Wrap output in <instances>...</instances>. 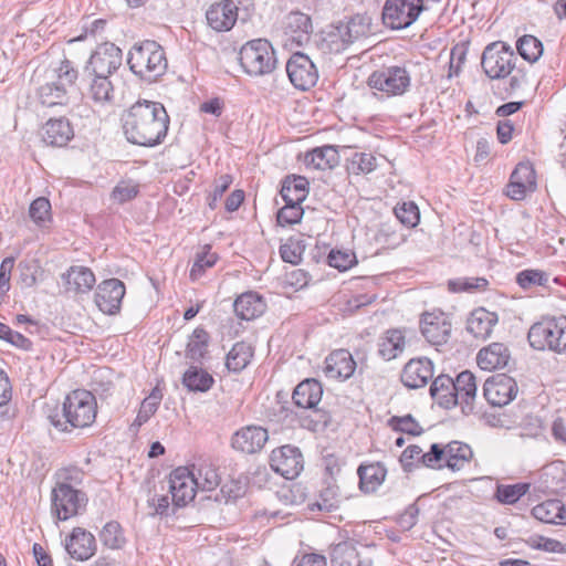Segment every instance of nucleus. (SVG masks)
Listing matches in <instances>:
<instances>
[{
	"label": "nucleus",
	"instance_id": "obj_38",
	"mask_svg": "<svg viewBox=\"0 0 566 566\" xmlns=\"http://www.w3.org/2000/svg\"><path fill=\"white\" fill-rule=\"evenodd\" d=\"M190 471H195L196 484L202 491L214 490L220 484L217 468L207 460L192 464Z\"/></svg>",
	"mask_w": 566,
	"mask_h": 566
},
{
	"label": "nucleus",
	"instance_id": "obj_45",
	"mask_svg": "<svg viewBox=\"0 0 566 566\" xmlns=\"http://www.w3.org/2000/svg\"><path fill=\"white\" fill-rule=\"evenodd\" d=\"M53 74L54 80L52 82H56L57 86H63L65 93L70 95L78 77V72L73 63L66 59L61 61L59 66L53 69Z\"/></svg>",
	"mask_w": 566,
	"mask_h": 566
},
{
	"label": "nucleus",
	"instance_id": "obj_59",
	"mask_svg": "<svg viewBox=\"0 0 566 566\" xmlns=\"http://www.w3.org/2000/svg\"><path fill=\"white\" fill-rule=\"evenodd\" d=\"M328 264L339 271H346L356 263L352 251L332 250L328 254Z\"/></svg>",
	"mask_w": 566,
	"mask_h": 566
},
{
	"label": "nucleus",
	"instance_id": "obj_5",
	"mask_svg": "<svg viewBox=\"0 0 566 566\" xmlns=\"http://www.w3.org/2000/svg\"><path fill=\"white\" fill-rule=\"evenodd\" d=\"M527 338L534 349H549L566 353V316L546 318L535 323L528 331Z\"/></svg>",
	"mask_w": 566,
	"mask_h": 566
},
{
	"label": "nucleus",
	"instance_id": "obj_1",
	"mask_svg": "<svg viewBox=\"0 0 566 566\" xmlns=\"http://www.w3.org/2000/svg\"><path fill=\"white\" fill-rule=\"evenodd\" d=\"M123 130L132 144L153 147L163 142L169 126L165 107L157 102H136L122 115Z\"/></svg>",
	"mask_w": 566,
	"mask_h": 566
},
{
	"label": "nucleus",
	"instance_id": "obj_15",
	"mask_svg": "<svg viewBox=\"0 0 566 566\" xmlns=\"http://www.w3.org/2000/svg\"><path fill=\"white\" fill-rule=\"evenodd\" d=\"M420 331L428 343L440 346L450 337L451 323L441 311L426 312L420 318Z\"/></svg>",
	"mask_w": 566,
	"mask_h": 566
},
{
	"label": "nucleus",
	"instance_id": "obj_18",
	"mask_svg": "<svg viewBox=\"0 0 566 566\" xmlns=\"http://www.w3.org/2000/svg\"><path fill=\"white\" fill-rule=\"evenodd\" d=\"M271 468L285 479H294L303 470V457L296 447L283 446L272 451Z\"/></svg>",
	"mask_w": 566,
	"mask_h": 566
},
{
	"label": "nucleus",
	"instance_id": "obj_25",
	"mask_svg": "<svg viewBox=\"0 0 566 566\" xmlns=\"http://www.w3.org/2000/svg\"><path fill=\"white\" fill-rule=\"evenodd\" d=\"M454 395L457 396V406L461 407L464 415H470L474 411V402L476 398V382L475 377L470 370L461 371L455 379Z\"/></svg>",
	"mask_w": 566,
	"mask_h": 566
},
{
	"label": "nucleus",
	"instance_id": "obj_32",
	"mask_svg": "<svg viewBox=\"0 0 566 566\" xmlns=\"http://www.w3.org/2000/svg\"><path fill=\"white\" fill-rule=\"evenodd\" d=\"M233 307L238 317L251 321L264 313L266 304L258 293L248 292L234 301Z\"/></svg>",
	"mask_w": 566,
	"mask_h": 566
},
{
	"label": "nucleus",
	"instance_id": "obj_62",
	"mask_svg": "<svg viewBox=\"0 0 566 566\" xmlns=\"http://www.w3.org/2000/svg\"><path fill=\"white\" fill-rule=\"evenodd\" d=\"M83 475V471L76 467L64 468L56 473L57 482L55 484L75 488V485L81 484Z\"/></svg>",
	"mask_w": 566,
	"mask_h": 566
},
{
	"label": "nucleus",
	"instance_id": "obj_60",
	"mask_svg": "<svg viewBox=\"0 0 566 566\" xmlns=\"http://www.w3.org/2000/svg\"><path fill=\"white\" fill-rule=\"evenodd\" d=\"M138 193L137 185L132 181H120L112 191V198L118 203L134 199Z\"/></svg>",
	"mask_w": 566,
	"mask_h": 566
},
{
	"label": "nucleus",
	"instance_id": "obj_40",
	"mask_svg": "<svg viewBox=\"0 0 566 566\" xmlns=\"http://www.w3.org/2000/svg\"><path fill=\"white\" fill-rule=\"evenodd\" d=\"M473 457L470 446L459 441H452L446 446V465L453 470H461Z\"/></svg>",
	"mask_w": 566,
	"mask_h": 566
},
{
	"label": "nucleus",
	"instance_id": "obj_49",
	"mask_svg": "<svg viewBox=\"0 0 566 566\" xmlns=\"http://www.w3.org/2000/svg\"><path fill=\"white\" fill-rule=\"evenodd\" d=\"M517 50L524 60L533 63L543 54V44L533 35H524L517 41Z\"/></svg>",
	"mask_w": 566,
	"mask_h": 566
},
{
	"label": "nucleus",
	"instance_id": "obj_63",
	"mask_svg": "<svg viewBox=\"0 0 566 566\" xmlns=\"http://www.w3.org/2000/svg\"><path fill=\"white\" fill-rule=\"evenodd\" d=\"M19 270L20 279L25 286L31 287L35 285L36 276L40 270V265L36 260L20 262Z\"/></svg>",
	"mask_w": 566,
	"mask_h": 566
},
{
	"label": "nucleus",
	"instance_id": "obj_64",
	"mask_svg": "<svg viewBox=\"0 0 566 566\" xmlns=\"http://www.w3.org/2000/svg\"><path fill=\"white\" fill-rule=\"evenodd\" d=\"M303 249L297 241L289 240L280 248V254L284 262L297 264L302 260Z\"/></svg>",
	"mask_w": 566,
	"mask_h": 566
},
{
	"label": "nucleus",
	"instance_id": "obj_9",
	"mask_svg": "<svg viewBox=\"0 0 566 566\" xmlns=\"http://www.w3.org/2000/svg\"><path fill=\"white\" fill-rule=\"evenodd\" d=\"M423 10V0H386L382 8V22L392 30L406 29Z\"/></svg>",
	"mask_w": 566,
	"mask_h": 566
},
{
	"label": "nucleus",
	"instance_id": "obj_48",
	"mask_svg": "<svg viewBox=\"0 0 566 566\" xmlns=\"http://www.w3.org/2000/svg\"><path fill=\"white\" fill-rule=\"evenodd\" d=\"M530 489L527 483L499 484L495 497L502 504L516 503Z\"/></svg>",
	"mask_w": 566,
	"mask_h": 566
},
{
	"label": "nucleus",
	"instance_id": "obj_7",
	"mask_svg": "<svg viewBox=\"0 0 566 566\" xmlns=\"http://www.w3.org/2000/svg\"><path fill=\"white\" fill-rule=\"evenodd\" d=\"M516 61L517 57L512 48L499 41L485 46L481 66L490 80H502L512 74Z\"/></svg>",
	"mask_w": 566,
	"mask_h": 566
},
{
	"label": "nucleus",
	"instance_id": "obj_12",
	"mask_svg": "<svg viewBox=\"0 0 566 566\" xmlns=\"http://www.w3.org/2000/svg\"><path fill=\"white\" fill-rule=\"evenodd\" d=\"M195 471L187 467L175 469L169 475V490L175 506L181 507L195 499L196 484Z\"/></svg>",
	"mask_w": 566,
	"mask_h": 566
},
{
	"label": "nucleus",
	"instance_id": "obj_42",
	"mask_svg": "<svg viewBox=\"0 0 566 566\" xmlns=\"http://www.w3.org/2000/svg\"><path fill=\"white\" fill-rule=\"evenodd\" d=\"M70 95L65 93L63 86H57L56 82H48L38 88V99L46 107H53L56 105H66L69 103Z\"/></svg>",
	"mask_w": 566,
	"mask_h": 566
},
{
	"label": "nucleus",
	"instance_id": "obj_61",
	"mask_svg": "<svg viewBox=\"0 0 566 566\" xmlns=\"http://www.w3.org/2000/svg\"><path fill=\"white\" fill-rule=\"evenodd\" d=\"M50 212L51 203L44 197L33 200L29 209L31 219L36 223L45 221L50 217Z\"/></svg>",
	"mask_w": 566,
	"mask_h": 566
},
{
	"label": "nucleus",
	"instance_id": "obj_53",
	"mask_svg": "<svg viewBox=\"0 0 566 566\" xmlns=\"http://www.w3.org/2000/svg\"><path fill=\"white\" fill-rule=\"evenodd\" d=\"M210 245H205L203 251L197 254L195 263L190 270V279H199L206 269L211 268L216 264L218 256L216 253L210 251Z\"/></svg>",
	"mask_w": 566,
	"mask_h": 566
},
{
	"label": "nucleus",
	"instance_id": "obj_11",
	"mask_svg": "<svg viewBox=\"0 0 566 566\" xmlns=\"http://www.w3.org/2000/svg\"><path fill=\"white\" fill-rule=\"evenodd\" d=\"M286 73L293 86L301 91L313 87L318 80L314 62L304 53L296 52L286 62Z\"/></svg>",
	"mask_w": 566,
	"mask_h": 566
},
{
	"label": "nucleus",
	"instance_id": "obj_10",
	"mask_svg": "<svg viewBox=\"0 0 566 566\" xmlns=\"http://www.w3.org/2000/svg\"><path fill=\"white\" fill-rule=\"evenodd\" d=\"M410 81L409 72L405 67L395 65L373 72L368 77V85L390 97L405 94L410 86Z\"/></svg>",
	"mask_w": 566,
	"mask_h": 566
},
{
	"label": "nucleus",
	"instance_id": "obj_17",
	"mask_svg": "<svg viewBox=\"0 0 566 566\" xmlns=\"http://www.w3.org/2000/svg\"><path fill=\"white\" fill-rule=\"evenodd\" d=\"M125 292V284L120 280H104L97 285L95 292V304L103 313L115 315L120 310Z\"/></svg>",
	"mask_w": 566,
	"mask_h": 566
},
{
	"label": "nucleus",
	"instance_id": "obj_27",
	"mask_svg": "<svg viewBox=\"0 0 566 566\" xmlns=\"http://www.w3.org/2000/svg\"><path fill=\"white\" fill-rule=\"evenodd\" d=\"M497 321L496 313L479 307L470 314L467 321V331L478 339H486Z\"/></svg>",
	"mask_w": 566,
	"mask_h": 566
},
{
	"label": "nucleus",
	"instance_id": "obj_36",
	"mask_svg": "<svg viewBox=\"0 0 566 566\" xmlns=\"http://www.w3.org/2000/svg\"><path fill=\"white\" fill-rule=\"evenodd\" d=\"M280 193L285 203L301 205L308 195V181L303 176H287L282 181Z\"/></svg>",
	"mask_w": 566,
	"mask_h": 566
},
{
	"label": "nucleus",
	"instance_id": "obj_37",
	"mask_svg": "<svg viewBox=\"0 0 566 566\" xmlns=\"http://www.w3.org/2000/svg\"><path fill=\"white\" fill-rule=\"evenodd\" d=\"M532 515L543 523L566 524V509L559 500H547L535 505Z\"/></svg>",
	"mask_w": 566,
	"mask_h": 566
},
{
	"label": "nucleus",
	"instance_id": "obj_52",
	"mask_svg": "<svg viewBox=\"0 0 566 566\" xmlns=\"http://www.w3.org/2000/svg\"><path fill=\"white\" fill-rule=\"evenodd\" d=\"M516 283L524 290L544 286L548 283V275L541 270H524L517 273Z\"/></svg>",
	"mask_w": 566,
	"mask_h": 566
},
{
	"label": "nucleus",
	"instance_id": "obj_47",
	"mask_svg": "<svg viewBox=\"0 0 566 566\" xmlns=\"http://www.w3.org/2000/svg\"><path fill=\"white\" fill-rule=\"evenodd\" d=\"M489 281L485 277H458L454 280H449L448 289L453 293L460 292H483L488 289Z\"/></svg>",
	"mask_w": 566,
	"mask_h": 566
},
{
	"label": "nucleus",
	"instance_id": "obj_54",
	"mask_svg": "<svg viewBox=\"0 0 566 566\" xmlns=\"http://www.w3.org/2000/svg\"><path fill=\"white\" fill-rule=\"evenodd\" d=\"M397 219L407 227H416L420 219L419 209L415 202L408 201L395 208Z\"/></svg>",
	"mask_w": 566,
	"mask_h": 566
},
{
	"label": "nucleus",
	"instance_id": "obj_14",
	"mask_svg": "<svg viewBox=\"0 0 566 566\" xmlns=\"http://www.w3.org/2000/svg\"><path fill=\"white\" fill-rule=\"evenodd\" d=\"M122 50L114 43H103L91 55L85 72L109 76L122 65Z\"/></svg>",
	"mask_w": 566,
	"mask_h": 566
},
{
	"label": "nucleus",
	"instance_id": "obj_4",
	"mask_svg": "<svg viewBox=\"0 0 566 566\" xmlns=\"http://www.w3.org/2000/svg\"><path fill=\"white\" fill-rule=\"evenodd\" d=\"M127 63L134 74L149 82L161 76L168 66L164 49L151 40L135 44L128 53Z\"/></svg>",
	"mask_w": 566,
	"mask_h": 566
},
{
	"label": "nucleus",
	"instance_id": "obj_33",
	"mask_svg": "<svg viewBox=\"0 0 566 566\" xmlns=\"http://www.w3.org/2000/svg\"><path fill=\"white\" fill-rule=\"evenodd\" d=\"M432 399L442 408L450 409L457 406L453 378L448 375H439L430 386Z\"/></svg>",
	"mask_w": 566,
	"mask_h": 566
},
{
	"label": "nucleus",
	"instance_id": "obj_16",
	"mask_svg": "<svg viewBox=\"0 0 566 566\" xmlns=\"http://www.w3.org/2000/svg\"><path fill=\"white\" fill-rule=\"evenodd\" d=\"M241 0H222L211 4L206 19L208 25L217 32L230 31L239 19Z\"/></svg>",
	"mask_w": 566,
	"mask_h": 566
},
{
	"label": "nucleus",
	"instance_id": "obj_6",
	"mask_svg": "<svg viewBox=\"0 0 566 566\" xmlns=\"http://www.w3.org/2000/svg\"><path fill=\"white\" fill-rule=\"evenodd\" d=\"M240 65L251 76H264L276 69L274 49L265 39L247 42L239 52Z\"/></svg>",
	"mask_w": 566,
	"mask_h": 566
},
{
	"label": "nucleus",
	"instance_id": "obj_26",
	"mask_svg": "<svg viewBox=\"0 0 566 566\" xmlns=\"http://www.w3.org/2000/svg\"><path fill=\"white\" fill-rule=\"evenodd\" d=\"M41 136L49 146L64 147L73 138L74 132L66 118H52L42 127Z\"/></svg>",
	"mask_w": 566,
	"mask_h": 566
},
{
	"label": "nucleus",
	"instance_id": "obj_55",
	"mask_svg": "<svg viewBox=\"0 0 566 566\" xmlns=\"http://www.w3.org/2000/svg\"><path fill=\"white\" fill-rule=\"evenodd\" d=\"M304 210L298 203H285L276 216L277 223L282 227L298 223L303 217Z\"/></svg>",
	"mask_w": 566,
	"mask_h": 566
},
{
	"label": "nucleus",
	"instance_id": "obj_24",
	"mask_svg": "<svg viewBox=\"0 0 566 566\" xmlns=\"http://www.w3.org/2000/svg\"><path fill=\"white\" fill-rule=\"evenodd\" d=\"M356 369V361L347 349L332 352L325 359L324 373L327 378L345 380L350 378Z\"/></svg>",
	"mask_w": 566,
	"mask_h": 566
},
{
	"label": "nucleus",
	"instance_id": "obj_51",
	"mask_svg": "<svg viewBox=\"0 0 566 566\" xmlns=\"http://www.w3.org/2000/svg\"><path fill=\"white\" fill-rule=\"evenodd\" d=\"M347 168L354 175L370 174L377 168V159L369 153H355Z\"/></svg>",
	"mask_w": 566,
	"mask_h": 566
},
{
	"label": "nucleus",
	"instance_id": "obj_30",
	"mask_svg": "<svg viewBox=\"0 0 566 566\" xmlns=\"http://www.w3.org/2000/svg\"><path fill=\"white\" fill-rule=\"evenodd\" d=\"M509 359V349L502 343H492L488 347L482 348L476 357L478 365L484 370L503 368L507 365Z\"/></svg>",
	"mask_w": 566,
	"mask_h": 566
},
{
	"label": "nucleus",
	"instance_id": "obj_23",
	"mask_svg": "<svg viewBox=\"0 0 566 566\" xmlns=\"http://www.w3.org/2000/svg\"><path fill=\"white\" fill-rule=\"evenodd\" d=\"M433 377V364L428 358L410 359L401 373L402 384L411 389L426 386Z\"/></svg>",
	"mask_w": 566,
	"mask_h": 566
},
{
	"label": "nucleus",
	"instance_id": "obj_21",
	"mask_svg": "<svg viewBox=\"0 0 566 566\" xmlns=\"http://www.w3.org/2000/svg\"><path fill=\"white\" fill-rule=\"evenodd\" d=\"M268 439L266 429L260 426H247L233 433L231 446L240 452L253 454L264 447Z\"/></svg>",
	"mask_w": 566,
	"mask_h": 566
},
{
	"label": "nucleus",
	"instance_id": "obj_28",
	"mask_svg": "<svg viewBox=\"0 0 566 566\" xmlns=\"http://www.w3.org/2000/svg\"><path fill=\"white\" fill-rule=\"evenodd\" d=\"M66 290L75 294L90 292L96 280L93 271L86 266L73 265L62 275Z\"/></svg>",
	"mask_w": 566,
	"mask_h": 566
},
{
	"label": "nucleus",
	"instance_id": "obj_39",
	"mask_svg": "<svg viewBox=\"0 0 566 566\" xmlns=\"http://www.w3.org/2000/svg\"><path fill=\"white\" fill-rule=\"evenodd\" d=\"M405 348V336L399 329H389L379 338L378 354L385 360H391L402 353Z\"/></svg>",
	"mask_w": 566,
	"mask_h": 566
},
{
	"label": "nucleus",
	"instance_id": "obj_41",
	"mask_svg": "<svg viewBox=\"0 0 566 566\" xmlns=\"http://www.w3.org/2000/svg\"><path fill=\"white\" fill-rule=\"evenodd\" d=\"M253 347L245 342L235 343L227 355L226 366L230 371L240 373L251 361Z\"/></svg>",
	"mask_w": 566,
	"mask_h": 566
},
{
	"label": "nucleus",
	"instance_id": "obj_19",
	"mask_svg": "<svg viewBox=\"0 0 566 566\" xmlns=\"http://www.w3.org/2000/svg\"><path fill=\"white\" fill-rule=\"evenodd\" d=\"M282 30L285 45L302 46L311 36V18L302 12H290L283 21Z\"/></svg>",
	"mask_w": 566,
	"mask_h": 566
},
{
	"label": "nucleus",
	"instance_id": "obj_13",
	"mask_svg": "<svg viewBox=\"0 0 566 566\" xmlns=\"http://www.w3.org/2000/svg\"><path fill=\"white\" fill-rule=\"evenodd\" d=\"M516 381L504 374L493 376L485 380L483 395L488 402L495 407H503L510 403L517 395Z\"/></svg>",
	"mask_w": 566,
	"mask_h": 566
},
{
	"label": "nucleus",
	"instance_id": "obj_29",
	"mask_svg": "<svg viewBox=\"0 0 566 566\" xmlns=\"http://www.w3.org/2000/svg\"><path fill=\"white\" fill-rule=\"evenodd\" d=\"M87 83L86 96L96 104H105L113 99L114 86L109 76L85 72Z\"/></svg>",
	"mask_w": 566,
	"mask_h": 566
},
{
	"label": "nucleus",
	"instance_id": "obj_56",
	"mask_svg": "<svg viewBox=\"0 0 566 566\" xmlns=\"http://www.w3.org/2000/svg\"><path fill=\"white\" fill-rule=\"evenodd\" d=\"M160 398L156 395H150L145 398L140 405L139 411L132 427L138 429L146 423L149 418L157 411Z\"/></svg>",
	"mask_w": 566,
	"mask_h": 566
},
{
	"label": "nucleus",
	"instance_id": "obj_20",
	"mask_svg": "<svg viewBox=\"0 0 566 566\" xmlns=\"http://www.w3.org/2000/svg\"><path fill=\"white\" fill-rule=\"evenodd\" d=\"M536 188L535 170L528 163H520L511 174L506 186V196L513 200H523Z\"/></svg>",
	"mask_w": 566,
	"mask_h": 566
},
{
	"label": "nucleus",
	"instance_id": "obj_43",
	"mask_svg": "<svg viewBox=\"0 0 566 566\" xmlns=\"http://www.w3.org/2000/svg\"><path fill=\"white\" fill-rule=\"evenodd\" d=\"M213 377L206 370L191 366L182 377V384L189 391H208L213 385Z\"/></svg>",
	"mask_w": 566,
	"mask_h": 566
},
{
	"label": "nucleus",
	"instance_id": "obj_2",
	"mask_svg": "<svg viewBox=\"0 0 566 566\" xmlns=\"http://www.w3.org/2000/svg\"><path fill=\"white\" fill-rule=\"evenodd\" d=\"M97 405L95 397L87 390L77 389L69 394L63 402L62 413L48 416L52 426L59 431L90 427L96 418Z\"/></svg>",
	"mask_w": 566,
	"mask_h": 566
},
{
	"label": "nucleus",
	"instance_id": "obj_46",
	"mask_svg": "<svg viewBox=\"0 0 566 566\" xmlns=\"http://www.w3.org/2000/svg\"><path fill=\"white\" fill-rule=\"evenodd\" d=\"M209 334L203 328H196L189 337L186 356L191 360H200L207 353Z\"/></svg>",
	"mask_w": 566,
	"mask_h": 566
},
{
	"label": "nucleus",
	"instance_id": "obj_50",
	"mask_svg": "<svg viewBox=\"0 0 566 566\" xmlns=\"http://www.w3.org/2000/svg\"><path fill=\"white\" fill-rule=\"evenodd\" d=\"M340 503V494L338 492V488L333 483H327V485L321 490L318 500L313 504L319 511L332 512L338 507Z\"/></svg>",
	"mask_w": 566,
	"mask_h": 566
},
{
	"label": "nucleus",
	"instance_id": "obj_34",
	"mask_svg": "<svg viewBox=\"0 0 566 566\" xmlns=\"http://www.w3.org/2000/svg\"><path fill=\"white\" fill-rule=\"evenodd\" d=\"M357 473L360 490L365 493H373L385 481L387 470L380 462H375L359 465Z\"/></svg>",
	"mask_w": 566,
	"mask_h": 566
},
{
	"label": "nucleus",
	"instance_id": "obj_44",
	"mask_svg": "<svg viewBox=\"0 0 566 566\" xmlns=\"http://www.w3.org/2000/svg\"><path fill=\"white\" fill-rule=\"evenodd\" d=\"M332 566H352L357 558L356 545L353 541H343L331 547Z\"/></svg>",
	"mask_w": 566,
	"mask_h": 566
},
{
	"label": "nucleus",
	"instance_id": "obj_31",
	"mask_svg": "<svg viewBox=\"0 0 566 566\" xmlns=\"http://www.w3.org/2000/svg\"><path fill=\"white\" fill-rule=\"evenodd\" d=\"M323 388L315 379H306L300 382L293 391L294 403L304 409H313L321 401Z\"/></svg>",
	"mask_w": 566,
	"mask_h": 566
},
{
	"label": "nucleus",
	"instance_id": "obj_22",
	"mask_svg": "<svg viewBox=\"0 0 566 566\" xmlns=\"http://www.w3.org/2000/svg\"><path fill=\"white\" fill-rule=\"evenodd\" d=\"M65 548L72 558L83 562L95 554L96 541L92 533L82 527H75L65 539Z\"/></svg>",
	"mask_w": 566,
	"mask_h": 566
},
{
	"label": "nucleus",
	"instance_id": "obj_8",
	"mask_svg": "<svg viewBox=\"0 0 566 566\" xmlns=\"http://www.w3.org/2000/svg\"><path fill=\"white\" fill-rule=\"evenodd\" d=\"M87 496L81 490L55 484L51 492V513L59 521H66L85 510Z\"/></svg>",
	"mask_w": 566,
	"mask_h": 566
},
{
	"label": "nucleus",
	"instance_id": "obj_57",
	"mask_svg": "<svg viewBox=\"0 0 566 566\" xmlns=\"http://www.w3.org/2000/svg\"><path fill=\"white\" fill-rule=\"evenodd\" d=\"M103 544L109 548H118L124 542L120 525L117 522H108L99 534Z\"/></svg>",
	"mask_w": 566,
	"mask_h": 566
},
{
	"label": "nucleus",
	"instance_id": "obj_58",
	"mask_svg": "<svg viewBox=\"0 0 566 566\" xmlns=\"http://www.w3.org/2000/svg\"><path fill=\"white\" fill-rule=\"evenodd\" d=\"M389 424L397 431H401L412 436H419L422 433V428L413 419L411 415L403 417L394 416L389 420Z\"/></svg>",
	"mask_w": 566,
	"mask_h": 566
},
{
	"label": "nucleus",
	"instance_id": "obj_35",
	"mask_svg": "<svg viewBox=\"0 0 566 566\" xmlns=\"http://www.w3.org/2000/svg\"><path fill=\"white\" fill-rule=\"evenodd\" d=\"M304 161L307 167L317 170L332 169L339 163V155L336 146L326 145L306 153Z\"/></svg>",
	"mask_w": 566,
	"mask_h": 566
},
{
	"label": "nucleus",
	"instance_id": "obj_3",
	"mask_svg": "<svg viewBox=\"0 0 566 566\" xmlns=\"http://www.w3.org/2000/svg\"><path fill=\"white\" fill-rule=\"evenodd\" d=\"M371 20L364 14H356L348 21L327 27L322 33L319 48L325 53H340L355 41L370 33Z\"/></svg>",
	"mask_w": 566,
	"mask_h": 566
}]
</instances>
